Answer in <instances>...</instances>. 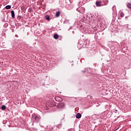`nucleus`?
I'll list each match as a JSON object with an SVG mask.
<instances>
[{
  "label": "nucleus",
  "instance_id": "obj_18",
  "mask_svg": "<svg viewBox=\"0 0 131 131\" xmlns=\"http://www.w3.org/2000/svg\"><path fill=\"white\" fill-rule=\"evenodd\" d=\"M15 37H18V35H15Z\"/></svg>",
  "mask_w": 131,
  "mask_h": 131
},
{
  "label": "nucleus",
  "instance_id": "obj_8",
  "mask_svg": "<svg viewBox=\"0 0 131 131\" xmlns=\"http://www.w3.org/2000/svg\"><path fill=\"white\" fill-rule=\"evenodd\" d=\"M55 106H56V103L54 101L50 103V104L49 105V106L50 107H55Z\"/></svg>",
  "mask_w": 131,
  "mask_h": 131
},
{
  "label": "nucleus",
  "instance_id": "obj_14",
  "mask_svg": "<svg viewBox=\"0 0 131 131\" xmlns=\"http://www.w3.org/2000/svg\"><path fill=\"white\" fill-rule=\"evenodd\" d=\"M45 18L46 19V20H50V16L49 15L45 16Z\"/></svg>",
  "mask_w": 131,
  "mask_h": 131
},
{
  "label": "nucleus",
  "instance_id": "obj_7",
  "mask_svg": "<svg viewBox=\"0 0 131 131\" xmlns=\"http://www.w3.org/2000/svg\"><path fill=\"white\" fill-rule=\"evenodd\" d=\"M76 118H77V119H79V118H81V114L80 113H78L76 115Z\"/></svg>",
  "mask_w": 131,
  "mask_h": 131
},
{
  "label": "nucleus",
  "instance_id": "obj_1",
  "mask_svg": "<svg viewBox=\"0 0 131 131\" xmlns=\"http://www.w3.org/2000/svg\"><path fill=\"white\" fill-rule=\"evenodd\" d=\"M32 118L34 119L36 122H38L39 120H40V116H37L36 115H32Z\"/></svg>",
  "mask_w": 131,
  "mask_h": 131
},
{
  "label": "nucleus",
  "instance_id": "obj_5",
  "mask_svg": "<svg viewBox=\"0 0 131 131\" xmlns=\"http://www.w3.org/2000/svg\"><path fill=\"white\" fill-rule=\"evenodd\" d=\"M55 100L56 102H61L63 100V99L59 96H56L55 97Z\"/></svg>",
  "mask_w": 131,
  "mask_h": 131
},
{
  "label": "nucleus",
  "instance_id": "obj_6",
  "mask_svg": "<svg viewBox=\"0 0 131 131\" xmlns=\"http://www.w3.org/2000/svg\"><path fill=\"white\" fill-rule=\"evenodd\" d=\"M96 5L97 7H102V3L99 1H96Z\"/></svg>",
  "mask_w": 131,
  "mask_h": 131
},
{
  "label": "nucleus",
  "instance_id": "obj_17",
  "mask_svg": "<svg viewBox=\"0 0 131 131\" xmlns=\"http://www.w3.org/2000/svg\"><path fill=\"white\" fill-rule=\"evenodd\" d=\"M17 18H18V19H21V18H22V16H20V15H18V16H17Z\"/></svg>",
  "mask_w": 131,
  "mask_h": 131
},
{
  "label": "nucleus",
  "instance_id": "obj_2",
  "mask_svg": "<svg viewBox=\"0 0 131 131\" xmlns=\"http://www.w3.org/2000/svg\"><path fill=\"white\" fill-rule=\"evenodd\" d=\"M77 11L81 14H83L84 13V11H85V9L83 7H79L77 8Z\"/></svg>",
  "mask_w": 131,
  "mask_h": 131
},
{
  "label": "nucleus",
  "instance_id": "obj_13",
  "mask_svg": "<svg viewBox=\"0 0 131 131\" xmlns=\"http://www.w3.org/2000/svg\"><path fill=\"white\" fill-rule=\"evenodd\" d=\"M6 108V105H3L2 106V110H5Z\"/></svg>",
  "mask_w": 131,
  "mask_h": 131
},
{
  "label": "nucleus",
  "instance_id": "obj_3",
  "mask_svg": "<svg viewBox=\"0 0 131 131\" xmlns=\"http://www.w3.org/2000/svg\"><path fill=\"white\" fill-rule=\"evenodd\" d=\"M65 106V104L63 102H60L58 103L57 107V108H59V109H61L62 108H64Z\"/></svg>",
  "mask_w": 131,
  "mask_h": 131
},
{
  "label": "nucleus",
  "instance_id": "obj_16",
  "mask_svg": "<svg viewBox=\"0 0 131 131\" xmlns=\"http://www.w3.org/2000/svg\"><path fill=\"white\" fill-rule=\"evenodd\" d=\"M127 7H129V9H131V4H130V3H128Z\"/></svg>",
  "mask_w": 131,
  "mask_h": 131
},
{
  "label": "nucleus",
  "instance_id": "obj_15",
  "mask_svg": "<svg viewBox=\"0 0 131 131\" xmlns=\"http://www.w3.org/2000/svg\"><path fill=\"white\" fill-rule=\"evenodd\" d=\"M121 17H124V13L123 12H121L120 14Z\"/></svg>",
  "mask_w": 131,
  "mask_h": 131
},
{
  "label": "nucleus",
  "instance_id": "obj_19",
  "mask_svg": "<svg viewBox=\"0 0 131 131\" xmlns=\"http://www.w3.org/2000/svg\"><path fill=\"white\" fill-rule=\"evenodd\" d=\"M82 72H83V73H84L85 72V71H83Z\"/></svg>",
  "mask_w": 131,
  "mask_h": 131
},
{
  "label": "nucleus",
  "instance_id": "obj_11",
  "mask_svg": "<svg viewBox=\"0 0 131 131\" xmlns=\"http://www.w3.org/2000/svg\"><path fill=\"white\" fill-rule=\"evenodd\" d=\"M11 5H7L5 7V9H6V10H9L10 9H11Z\"/></svg>",
  "mask_w": 131,
  "mask_h": 131
},
{
  "label": "nucleus",
  "instance_id": "obj_9",
  "mask_svg": "<svg viewBox=\"0 0 131 131\" xmlns=\"http://www.w3.org/2000/svg\"><path fill=\"white\" fill-rule=\"evenodd\" d=\"M11 13L12 17L15 18V12L14 11V10H12Z\"/></svg>",
  "mask_w": 131,
  "mask_h": 131
},
{
  "label": "nucleus",
  "instance_id": "obj_10",
  "mask_svg": "<svg viewBox=\"0 0 131 131\" xmlns=\"http://www.w3.org/2000/svg\"><path fill=\"white\" fill-rule=\"evenodd\" d=\"M54 38H55V39H58L59 38V35L57 34H54Z\"/></svg>",
  "mask_w": 131,
  "mask_h": 131
},
{
  "label": "nucleus",
  "instance_id": "obj_4",
  "mask_svg": "<svg viewBox=\"0 0 131 131\" xmlns=\"http://www.w3.org/2000/svg\"><path fill=\"white\" fill-rule=\"evenodd\" d=\"M111 43L112 45H113L115 48H119V43H118V42L116 41H112Z\"/></svg>",
  "mask_w": 131,
  "mask_h": 131
},
{
  "label": "nucleus",
  "instance_id": "obj_12",
  "mask_svg": "<svg viewBox=\"0 0 131 131\" xmlns=\"http://www.w3.org/2000/svg\"><path fill=\"white\" fill-rule=\"evenodd\" d=\"M60 13L59 11L56 12V15H55L56 17H59L60 16Z\"/></svg>",
  "mask_w": 131,
  "mask_h": 131
}]
</instances>
